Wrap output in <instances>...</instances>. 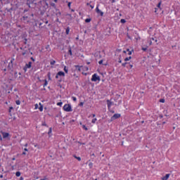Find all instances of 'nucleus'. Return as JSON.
<instances>
[{
    "instance_id": "f257e3e1",
    "label": "nucleus",
    "mask_w": 180,
    "mask_h": 180,
    "mask_svg": "<svg viewBox=\"0 0 180 180\" xmlns=\"http://www.w3.org/2000/svg\"><path fill=\"white\" fill-rule=\"evenodd\" d=\"M47 9H49V4L46 3L44 6L41 8V15H44L46 13Z\"/></svg>"
},
{
    "instance_id": "f03ea898",
    "label": "nucleus",
    "mask_w": 180,
    "mask_h": 180,
    "mask_svg": "<svg viewBox=\"0 0 180 180\" xmlns=\"http://www.w3.org/2000/svg\"><path fill=\"white\" fill-rule=\"evenodd\" d=\"M63 110L65 112H72V108H71V105H70V104H65L63 106Z\"/></svg>"
},
{
    "instance_id": "7ed1b4c3",
    "label": "nucleus",
    "mask_w": 180,
    "mask_h": 180,
    "mask_svg": "<svg viewBox=\"0 0 180 180\" xmlns=\"http://www.w3.org/2000/svg\"><path fill=\"white\" fill-rule=\"evenodd\" d=\"M91 81L96 82V81H101V77L99 76L96 75V74H94L92 76Z\"/></svg>"
},
{
    "instance_id": "20e7f679",
    "label": "nucleus",
    "mask_w": 180,
    "mask_h": 180,
    "mask_svg": "<svg viewBox=\"0 0 180 180\" xmlns=\"http://www.w3.org/2000/svg\"><path fill=\"white\" fill-rule=\"evenodd\" d=\"M0 133L2 134L4 139H8L9 137V133L8 132H4L3 131H1Z\"/></svg>"
},
{
    "instance_id": "39448f33",
    "label": "nucleus",
    "mask_w": 180,
    "mask_h": 180,
    "mask_svg": "<svg viewBox=\"0 0 180 180\" xmlns=\"http://www.w3.org/2000/svg\"><path fill=\"white\" fill-rule=\"evenodd\" d=\"M120 117V114H115L112 117H111V122H113V120H116V119H119Z\"/></svg>"
},
{
    "instance_id": "423d86ee",
    "label": "nucleus",
    "mask_w": 180,
    "mask_h": 180,
    "mask_svg": "<svg viewBox=\"0 0 180 180\" xmlns=\"http://www.w3.org/2000/svg\"><path fill=\"white\" fill-rule=\"evenodd\" d=\"M65 73L64 72H58L56 76V78H58V77H65Z\"/></svg>"
},
{
    "instance_id": "0eeeda50",
    "label": "nucleus",
    "mask_w": 180,
    "mask_h": 180,
    "mask_svg": "<svg viewBox=\"0 0 180 180\" xmlns=\"http://www.w3.org/2000/svg\"><path fill=\"white\" fill-rule=\"evenodd\" d=\"M107 105H108V109H110V107L112 106V105H113V102L109 100H107Z\"/></svg>"
},
{
    "instance_id": "6e6552de",
    "label": "nucleus",
    "mask_w": 180,
    "mask_h": 180,
    "mask_svg": "<svg viewBox=\"0 0 180 180\" xmlns=\"http://www.w3.org/2000/svg\"><path fill=\"white\" fill-rule=\"evenodd\" d=\"M32 68V62H29L28 64L25 65L24 70H26V68Z\"/></svg>"
},
{
    "instance_id": "1a4fd4ad",
    "label": "nucleus",
    "mask_w": 180,
    "mask_h": 180,
    "mask_svg": "<svg viewBox=\"0 0 180 180\" xmlns=\"http://www.w3.org/2000/svg\"><path fill=\"white\" fill-rule=\"evenodd\" d=\"M96 12H97L98 13H100L101 16H103V12H102L101 10H99V8L98 7H96Z\"/></svg>"
},
{
    "instance_id": "9d476101",
    "label": "nucleus",
    "mask_w": 180,
    "mask_h": 180,
    "mask_svg": "<svg viewBox=\"0 0 180 180\" xmlns=\"http://www.w3.org/2000/svg\"><path fill=\"white\" fill-rule=\"evenodd\" d=\"M169 174H166L165 176L162 178V180H168V178H169Z\"/></svg>"
},
{
    "instance_id": "9b49d317",
    "label": "nucleus",
    "mask_w": 180,
    "mask_h": 180,
    "mask_svg": "<svg viewBox=\"0 0 180 180\" xmlns=\"http://www.w3.org/2000/svg\"><path fill=\"white\" fill-rule=\"evenodd\" d=\"M39 109L40 112H43V105H41V103H39Z\"/></svg>"
},
{
    "instance_id": "f8f14e48",
    "label": "nucleus",
    "mask_w": 180,
    "mask_h": 180,
    "mask_svg": "<svg viewBox=\"0 0 180 180\" xmlns=\"http://www.w3.org/2000/svg\"><path fill=\"white\" fill-rule=\"evenodd\" d=\"M73 157H74L75 158H76V160H77V161H81V158H80V157H77V156L75 155H74Z\"/></svg>"
},
{
    "instance_id": "ddd939ff",
    "label": "nucleus",
    "mask_w": 180,
    "mask_h": 180,
    "mask_svg": "<svg viewBox=\"0 0 180 180\" xmlns=\"http://www.w3.org/2000/svg\"><path fill=\"white\" fill-rule=\"evenodd\" d=\"M20 75H21L20 72H19L18 75V73L15 74V76L16 77V78H18H18H20Z\"/></svg>"
},
{
    "instance_id": "4468645a",
    "label": "nucleus",
    "mask_w": 180,
    "mask_h": 180,
    "mask_svg": "<svg viewBox=\"0 0 180 180\" xmlns=\"http://www.w3.org/2000/svg\"><path fill=\"white\" fill-rule=\"evenodd\" d=\"M131 60V56H129V57H128V58H126L124 59V61H129V60Z\"/></svg>"
},
{
    "instance_id": "2eb2a0df",
    "label": "nucleus",
    "mask_w": 180,
    "mask_h": 180,
    "mask_svg": "<svg viewBox=\"0 0 180 180\" xmlns=\"http://www.w3.org/2000/svg\"><path fill=\"white\" fill-rule=\"evenodd\" d=\"M160 102L161 103H165V99L161 98V99H160Z\"/></svg>"
},
{
    "instance_id": "dca6fc26",
    "label": "nucleus",
    "mask_w": 180,
    "mask_h": 180,
    "mask_svg": "<svg viewBox=\"0 0 180 180\" xmlns=\"http://www.w3.org/2000/svg\"><path fill=\"white\" fill-rule=\"evenodd\" d=\"M64 71H65V72H66V74L68 73V68L67 67H65V66L64 68Z\"/></svg>"
},
{
    "instance_id": "f3484780",
    "label": "nucleus",
    "mask_w": 180,
    "mask_h": 180,
    "mask_svg": "<svg viewBox=\"0 0 180 180\" xmlns=\"http://www.w3.org/2000/svg\"><path fill=\"white\" fill-rule=\"evenodd\" d=\"M85 22H86V23H89V22H91V18H86L85 20Z\"/></svg>"
},
{
    "instance_id": "a211bd4d",
    "label": "nucleus",
    "mask_w": 180,
    "mask_h": 180,
    "mask_svg": "<svg viewBox=\"0 0 180 180\" xmlns=\"http://www.w3.org/2000/svg\"><path fill=\"white\" fill-rule=\"evenodd\" d=\"M15 176H20V172H16Z\"/></svg>"
},
{
    "instance_id": "6ab92c4d",
    "label": "nucleus",
    "mask_w": 180,
    "mask_h": 180,
    "mask_svg": "<svg viewBox=\"0 0 180 180\" xmlns=\"http://www.w3.org/2000/svg\"><path fill=\"white\" fill-rule=\"evenodd\" d=\"M40 180H49V178H47L46 176H44L43 179H41Z\"/></svg>"
},
{
    "instance_id": "aec40b11",
    "label": "nucleus",
    "mask_w": 180,
    "mask_h": 180,
    "mask_svg": "<svg viewBox=\"0 0 180 180\" xmlns=\"http://www.w3.org/2000/svg\"><path fill=\"white\" fill-rule=\"evenodd\" d=\"M70 33V27H68L66 29V34H68Z\"/></svg>"
},
{
    "instance_id": "412c9836",
    "label": "nucleus",
    "mask_w": 180,
    "mask_h": 180,
    "mask_svg": "<svg viewBox=\"0 0 180 180\" xmlns=\"http://www.w3.org/2000/svg\"><path fill=\"white\" fill-rule=\"evenodd\" d=\"M56 64V60L51 61V65H54Z\"/></svg>"
},
{
    "instance_id": "4be33fe9",
    "label": "nucleus",
    "mask_w": 180,
    "mask_h": 180,
    "mask_svg": "<svg viewBox=\"0 0 180 180\" xmlns=\"http://www.w3.org/2000/svg\"><path fill=\"white\" fill-rule=\"evenodd\" d=\"M148 48V46L144 48V47H142V50L143 51H147V49Z\"/></svg>"
},
{
    "instance_id": "5701e85b",
    "label": "nucleus",
    "mask_w": 180,
    "mask_h": 180,
    "mask_svg": "<svg viewBox=\"0 0 180 180\" xmlns=\"http://www.w3.org/2000/svg\"><path fill=\"white\" fill-rule=\"evenodd\" d=\"M15 103H16V105H20V101L17 100V101H15Z\"/></svg>"
},
{
    "instance_id": "b1692460",
    "label": "nucleus",
    "mask_w": 180,
    "mask_h": 180,
    "mask_svg": "<svg viewBox=\"0 0 180 180\" xmlns=\"http://www.w3.org/2000/svg\"><path fill=\"white\" fill-rule=\"evenodd\" d=\"M96 118H94L91 120V123H96Z\"/></svg>"
},
{
    "instance_id": "393cba45",
    "label": "nucleus",
    "mask_w": 180,
    "mask_h": 180,
    "mask_svg": "<svg viewBox=\"0 0 180 180\" xmlns=\"http://www.w3.org/2000/svg\"><path fill=\"white\" fill-rule=\"evenodd\" d=\"M93 165H94V164H93L92 162H90V163L89 164V168H92Z\"/></svg>"
},
{
    "instance_id": "a878e982",
    "label": "nucleus",
    "mask_w": 180,
    "mask_h": 180,
    "mask_svg": "<svg viewBox=\"0 0 180 180\" xmlns=\"http://www.w3.org/2000/svg\"><path fill=\"white\" fill-rule=\"evenodd\" d=\"M69 53L70 56H72V51H71V48L69 49Z\"/></svg>"
},
{
    "instance_id": "bb28decb",
    "label": "nucleus",
    "mask_w": 180,
    "mask_h": 180,
    "mask_svg": "<svg viewBox=\"0 0 180 180\" xmlns=\"http://www.w3.org/2000/svg\"><path fill=\"white\" fill-rule=\"evenodd\" d=\"M82 128L84 129V130H88V128L85 125H82Z\"/></svg>"
},
{
    "instance_id": "cd10ccee",
    "label": "nucleus",
    "mask_w": 180,
    "mask_h": 180,
    "mask_svg": "<svg viewBox=\"0 0 180 180\" xmlns=\"http://www.w3.org/2000/svg\"><path fill=\"white\" fill-rule=\"evenodd\" d=\"M121 23H124L126 22V20L124 19H121L120 20Z\"/></svg>"
},
{
    "instance_id": "c85d7f7f",
    "label": "nucleus",
    "mask_w": 180,
    "mask_h": 180,
    "mask_svg": "<svg viewBox=\"0 0 180 180\" xmlns=\"http://www.w3.org/2000/svg\"><path fill=\"white\" fill-rule=\"evenodd\" d=\"M68 8L70 9L71 8V2H69L68 4Z\"/></svg>"
},
{
    "instance_id": "c756f323",
    "label": "nucleus",
    "mask_w": 180,
    "mask_h": 180,
    "mask_svg": "<svg viewBox=\"0 0 180 180\" xmlns=\"http://www.w3.org/2000/svg\"><path fill=\"white\" fill-rule=\"evenodd\" d=\"M158 8H161V2L158 3Z\"/></svg>"
},
{
    "instance_id": "7c9ffc66",
    "label": "nucleus",
    "mask_w": 180,
    "mask_h": 180,
    "mask_svg": "<svg viewBox=\"0 0 180 180\" xmlns=\"http://www.w3.org/2000/svg\"><path fill=\"white\" fill-rule=\"evenodd\" d=\"M58 106H61V105H63V103L62 102H59L57 103Z\"/></svg>"
},
{
    "instance_id": "2f4dec72",
    "label": "nucleus",
    "mask_w": 180,
    "mask_h": 180,
    "mask_svg": "<svg viewBox=\"0 0 180 180\" xmlns=\"http://www.w3.org/2000/svg\"><path fill=\"white\" fill-rule=\"evenodd\" d=\"M127 36L128 39H131V37H130V35H129V33H127Z\"/></svg>"
},
{
    "instance_id": "473e14b6",
    "label": "nucleus",
    "mask_w": 180,
    "mask_h": 180,
    "mask_svg": "<svg viewBox=\"0 0 180 180\" xmlns=\"http://www.w3.org/2000/svg\"><path fill=\"white\" fill-rule=\"evenodd\" d=\"M84 71H88L89 68H88V67H84Z\"/></svg>"
},
{
    "instance_id": "72a5a7b5",
    "label": "nucleus",
    "mask_w": 180,
    "mask_h": 180,
    "mask_svg": "<svg viewBox=\"0 0 180 180\" xmlns=\"http://www.w3.org/2000/svg\"><path fill=\"white\" fill-rule=\"evenodd\" d=\"M67 16H70V20L72 19V15H71V14H67Z\"/></svg>"
},
{
    "instance_id": "f704fd0d",
    "label": "nucleus",
    "mask_w": 180,
    "mask_h": 180,
    "mask_svg": "<svg viewBox=\"0 0 180 180\" xmlns=\"http://www.w3.org/2000/svg\"><path fill=\"white\" fill-rule=\"evenodd\" d=\"M35 109H39V104L35 105Z\"/></svg>"
},
{
    "instance_id": "c9c22d12",
    "label": "nucleus",
    "mask_w": 180,
    "mask_h": 180,
    "mask_svg": "<svg viewBox=\"0 0 180 180\" xmlns=\"http://www.w3.org/2000/svg\"><path fill=\"white\" fill-rule=\"evenodd\" d=\"M46 85H47V80H45V82L44 84V86H46Z\"/></svg>"
},
{
    "instance_id": "e433bc0d",
    "label": "nucleus",
    "mask_w": 180,
    "mask_h": 180,
    "mask_svg": "<svg viewBox=\"0 0 180 180\" xmlns=\"http://www.w3.org/2000/svg\"><path fill=\"white\" fill-rule=\"evenodd\" d=\"M48 78L49 79H51V77H50V72L48 73Z\"/></svg>"
},
{
    "instance_id": "4c0bfd02",
    "label": "nucleus",
    "mask_w": 180,
    "mask_h": 180,
    "mask_svg": "<svg viewBox=\"0 0 180 180\" xmlns=\"http://www.w3.org/2000/svg\"><path fill=\"white\" fill-rule=\"evenodd\" d=\"M79 106H84V103L81 102L79 104Z\"/></svg>"
},
{
    "instance_id": "58836bf2",
    "label": "nucleus",
    "mask_w": 180,
    "mask_h": 180,
    "mask_svg": "<svg viewBox=\"0 0 180 180\" xmlns=\"http://www.w3.org/2000/svg\"><path fill=\"white\" fill-rule=\"evenodd\" d=\"M102 63H103V60H101L98 62V64H102Z\"/></svg>"
},
{
    "instance_id": "ea45409f",
    "label": "nucleus",
    "mask_w": 180,
    "mask_h": 180,
    "mask_svg": "<svg viewBox=\"0 0 180 180\" xmlns=\"http://www.w3.org/2000/svg\"><path fill=\"white\" fill-rule=\"evenodd\" d=\"M72 99H73L74 102L77 101V98L72 97Z\"/></svg>"
},
{
    "instance_id": "a19ab883",
    "label": "nucleus",
    "mask_w": 180,
    "mask_h": 180,
    "mask_svg": "<svg viewBox=\"0 0 180 180\" xmlns=\"http://www.w3.org/2000/svg\"><path fill=\"white\" fill-rule=\"evenodd\" d=\"M51 133V128L49 129V131L48 132V134H50Z\"/></svg>"
},
{
    "instance_id": "79ce46f5",
    "label": "nucleus",
    "mask_w": 180,
    "mask_h": 180,
    "mask_svg": "<svg viewBox=\"0 0 180 180\" xmlns=\"http://www.w3.org/2000/svg\"><path fill=\"white\" fill-rule=\"evenodd\" d=\"M132 51H133V50L132 51H130L129 52V56H131V53H132Z\"/></svg>"
},
{
    "instance_id": "37998d69",
    "label": "nucleus",
    "mask_w": 180,
    "mask_h": 180,
    "mask_svg": "<svg viewBox=\"0 0 180 180\" xmlns=\"http://www.w3.org/2000/svg\"><path fill=\"white\" fill-rule=\"evenodd\" d=\"M126 64H127V63H122V67H126Z\"/></svg>"
},
{
    "instance_id": "c03bdc74",
    "label": "nucleus",
    "mask_w": 180,
    "mask_h": 180,
    "mask_svg": "<svg viewBox=\"0 0 180 180\" xmlns=\"http://www.w3.org/2000/svg\"><path fill=\"white\" fill-rule=\"evenodd\" d=\"M11 169L13 171V169H15V166H11Z\"/></svg>"
},
{
    "instance_id": "a18cd8bd",
    "label": "nucleus",
    "mask_w": 180,
    "mask_h": 180,
    "mask_svg": "<svg viewBox=\"0 0 180 180\" xmlns=\"http://www.w3.org/2000/svg\"><path fill=\"white\" fill-rule=\"evenodd\" d=\"M34 147H38V148H40V146L39 145H34Z\"/></svg>"
},
{
    "instance_id": "49530a36",
    "label": "nucleus",
    "mask_w": 180,
    "mask_h": 180,
    "mask_svg": "<svg viewBox=\"0 0 180 180\" xmlns=\"http://www.w3.org/2000/svg\"><path fill=\"white\" fill-rule=\"evenodd\" d=\"M153 44V41H150V43H149V46H151Z\"/></svg>"
},
{
    "instance_id": "de8ad7c7",
    "label": "nucleus",
    "mask_w": 180,
    "mask_h": 180,
    "mask_svg": "<svg viewBox=\"0 0 180 180\" xmlns=\"http://www.w3.org/2000/svg\"><path fill=\"white\" fill-rule=\"evenodd\" d=\"M42 126H46V122L42 123Z\"/></svg>"
},
{
    "instance_id": "09e8293b",
    "label": "nucleus",
    "mask_w": 180,
    "mask_h": 180,
    "mask_svg": "<svg viewBox=\"0 0 180 180\" xmlns=\"http://www.w3.org/2000/svg\"><path fill=\"white\" fill-rule=\"evenodd\" d=\"M81 68H82V66H81L80 68H78L79 71H81Z\"/></svg>"
},
{
    "instance_id": "8fccbe9b",
    "label": "nucleus",
    "mask_w": 180,
    "mask_h": 180,
    "mask_svg": "<svg viewBox=\"0 0 180 180\" xmlns=\"http://www.w3.org/2000/svg\"><path fill=\"white\" fill-rule=\"evenodd\" d=\"M24 150H25V151H29V150H27V148H24Z\"/></svg>"
},
{
    "instance_id": "3c124183",
    "label": "nucleus",
    "mask_w": 180,
    "mask_h": 180,
    "mask_svg": "<svg viewBox=\"0 0 180 180\" xmlns=\"http://www.w3.org/2000/svg\"><path fill=\"white\" fill-rule=\"evenodd\" d=\"M22 155H26L25 152H23V153H22Z\"/></svg>"
},
{
    "instance_id": "603ef678",
    "label": "nucleus",
    "mask_w": 180,
    "mask_h": 180,
    "mask_svg": "<svg viewBox=\"0 0 180 180\" xmlns=\"http://www.w3.org/2000/svg\"><path fill=\"white\" fill-rule=\"evenodd\" d=\"M0 140L2 141V136L0 135Z\"/></svg>"
},
{
    "instance_id": "864d4df0",
    "label": "nucleus",
    "mask_w": 180,
    "mask_h": 180,
    "mask_svg": "<svg viewBox=\"0 0 180 180\" xmlns=\"http://www.w3.org/2000/svg\"><path fill=\"white\" fill-rule=\"evenodd\" d=\"M15 160H16V159H15V158H12V160H13V161H15Z\"/></svg>"
},
{
    "instance_id": "5fc2aeb1",
    "label": "nucleus",
    "mask_w": 180,
    "mask_h": 180,
    "mask_svg": "<svg viewBox=\"0 0 180 180\" xmlns=\"http://www.w3.org/2000/svg\"><path fill=\"white\" fill-rule=\"evenodd\" d=\"M130 68H133V65H129Z\"/></svg>"
},
{
    "instance_id": "6e6d98bb",
    "label": "nucleus",
    "mask_w": 180,
    "mask_h": 180,
    "mask_svg": "<svg viewBox=\"0 0 180 180\" xmlns=\"http://www.w3.org/2000/svg\"><path fill=\"white\" fill-rule=\"evenodd\" d=\"M51 6H56V4H51Z\"/></svg>"
},
{
    "instance_id": "4d7b16f0",
    "label": "nucleus",
    "mask_w": 180,
    "mask_h": 180,
    "mask_svg": "<svg viewBox=\"0 0 180 180\" xmlns=\"http://www.w3.org/2000/svg\"><path fill=\"white\" fill-rule=\"evenodd\" d=\"M0 178H4V175H0Z\"/></svg>"
},
{
    "instance_id": "13d9d810",
    "label": "nucleus",
    "mask_w": 180,
    "mask_h": 180,
    "mask_svg": "<svg viewBox=\"0 0 180 180\" xmlns=\"http://www.w3.org/2000/svg\"><path fill=\"white\" fill-rule=\"evenodd\" d=\"M90 8H91V9H94V6H90Z\"/></svg>"
},
{
    "instance_id": "bf43d9fd",
    "label": "nucleus",
    "mask_w": 180,
    "mask_h": 180,
    "mask_svg": "<svg viewBox=\"0 0 180 180\" xmlns=\"http://www.w3.org/2000/svg\"><path fill=\"white\" fill-rule=\"evenodd\" d=\"M79 143V144H83V145H85V143H81V142H78Z\"/></svg>"
},
{
    "instance_id": "052dcab7",
    "label": "nucleus",
    "mask_w": 180,
    "mask_h": 180,
    "mask_svg": "<svg viewBox=\"0 0 180 180\" xmlns=\"http://www.w3.org/2000/svg\"><path fill=\"white\" fill-rule=\"evenodd\" d=\"M31 60H32V61H34V58H31Z\"/></svg>"
},
{
    "instance_id": "680f3d73",
    "label": "nucleus",
    "mask_w": 180,
    "mask_h": 180,
    "mask_svg": "<svg viewBox=\"0 0 180 180\" xmlns=\"http://www.w3.org/2000/svg\"><path fill=\"white\" fill-rule=\"evenodd\" d=\"M20 180H23V177H20Z\"/></svg>"
},
{
    "instance_id": "e2e57ef3",
    "label": "nucleus",
    "mask_w": 180,
    "mask_h": 180,
    "mask_svg": "<svg viewBox=\"0 0 180 180\" xmlns=\"http://www.w3.org/2000/svg\"><path fill=\"white\" fill-rule=\"evenodd\" d=\"M25 147H27V143H25Z\"/></svg>"
},
{
    "instance_id": "0e129e2a",
    "label": "nucleus",
    "mask_w": 180,
    "mask_h": 180,
    "mask_svg": "<svg viewBox=\"0 0 180 180\" xmlns=\"http://www.w3.org/2000/svg\"><path fill=\"white\" fill-rule=\"evenodd\" d=\"M71 12H75V10L74 9H71Z\"/></svg>"
},
{
    "instance_id": "69168bd1",
    "label": "nucleus",
    "mask_w": 180,
    "mask_h": 180,
    "mask_svg": "<svg viewBox=\"0 0 180 180\" xmlns=\"http://www.w3.org/2000/svg\"><path fill=\"white\" fill-rule=\"evenodd\" d=\"M160 119H162V115H160Z\"/></svg>"
},
{
    "instance_id": "338daca9",
    "label": "nucleus",
    "mask_w": 180,
    "mask_h": 180,
    "mask_svg": "<svg viewBox=\"0 0 180 180\" xmlns=\"http://www.w3.org/2000/svg\"><path fill=\"white\" fill-rule=\"evenodd\" d=\"M92 116H93V117H95L96 115H95V114H93Z\"/></svg>"
},
{
    "instance_id": "774afa93",
    "label": "nucleus",
    "mask_w": 180,
    "mask_h": 180,
    "mask_svg": "<svg viewBox=\"0 0 180 180\" xmlns=\"http://www.w3.org/2000/svg\"><path fill=\"white\" fill-rule=\"evenodd\" d=\"M127 51H129H129H130V49H127Z\"/></svg>"
}]
</instances>
